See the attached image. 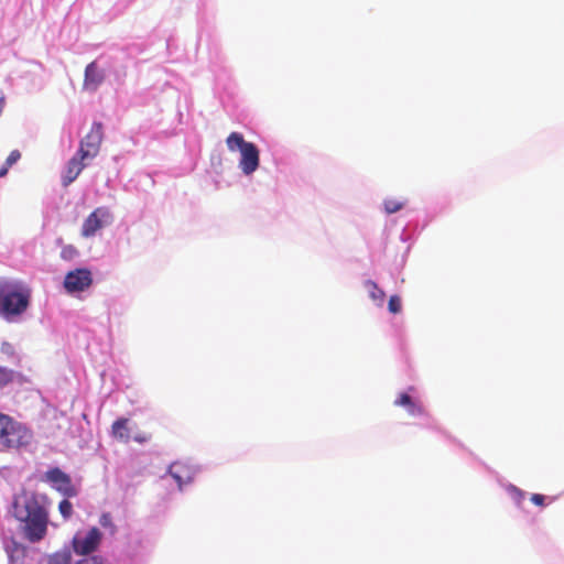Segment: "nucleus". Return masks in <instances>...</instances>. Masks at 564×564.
<instances>
[{
  "mask_svg": "<svg viewBox=\"0 0 564 564\" xmlns=\"http://www.w3.org/2000/svg\"><path fill=\"white\" fill-rule=\"evenodd\" d=\"M14 371L4 367H0V389L13 381Z\"/></svg>",
  "mask_w": 564,
  "mask_h": 564,
  "instance_id": "nucleus-19",
  "label": "nucleus"
},
{
  "mask_svg": "<svg viewBox=\"0 0 564 564\" xmlns=\"http://www.w3.org/2000/svg\"><path fill=\"white\" fill-rule=\"evenodd\" d=\"M21 159V153L19 150H13L8 155L4 164L9 167H11L13 164H15Z\"/></svg>",
  "mask_w": 564,
  "mask_h": 564,
  "instance_id": "nucleus-24",
  "label": "nucleus"
},
{
  "mask_svg": "<svg viewBox=\"0 0 564 564\" xmlns=\"http://www.w3.org/2000/svg\"><path fill=\"white\" fill-rule=\"evenodd\" d=\"M105 80V72L96 62L89 63L85 68L83 88L88 91H96Z\"/></svg>",
  "mask_w": 564,
  "mask_h": 564,
  "instance_id": "nucleus-10",
  "label": "nucleus"
},
{
  "mask_svg": "<svg viewBox=\"0 0 564 564\" xmlns=\"http://www.w3.org/2000/svg\"><path fill=\"white\" fill-rule=\"evenodd\" d=\"M170 474L176 480L181 488L184 484H187L193 478L192 470L182 463H174L170 466Z\"/></svg>",
  "mask_w": 564,
  "mask_h": 564,
  "instance_id": "nucleus-12",
  "label": "nucleus"
},
{
  "mask_svg": "<svg viewBox=\"0 0 564 564\" xmlns=\"http://www.w3.org/2000/svg\"><path fill=\"white\" fill-rule=\"evenodd\" d=\"M226 144L231 152L240 151L239 167L246 175L252 174L259 167L260 152L257 145L246 141L241 133L231 132L226 139Z\"/></svg>",
  "mask_w": 564,
  "mask_h": 564,
  "instance_id": "nucleus-4",
  "label": "nucleus"
},
{
  "mask_svg": "<svg viewBox=\"0 0 564 564\" xmlns=\"http://www.w3.org/2000/svg\"><path fill=\"white\" fill-rule=\"evenodd\" d=\"M93 283L91 272L88 269L69 271L64 279V288L67 292H83Z\"/></svg>",
  "mask_w": 564,
  "mask_h": 564,
  "instance_id": "nucleus-8",
  "label": "nucleus"
},
{
  "mask_svg": "<svg viewBox=\"0 0 564 564\" xmlns=\"http://www.w3.org/2000/svg\"><path fill=\"white\" fill-rule=\"evenodd\" d=\"M388 308L392 314L400 313L402 308L401 299L398 295L390 296L388 302Z\"/></svg>",
  "mask_w": 564,
  "mask_h": 564,
  "instance_id": "nucleus-23",
  "label": "nucleus"
},
{
  "mask_svg": "<svg viewBox=\"0 0 564 564\" xmlns=\"http://www.w3.org/2000/svg\"><path fill=\"white\" fill-rule=\"evenodd\" d=\"M104 139L101 122H94L90 131L80 140L77 154L80 159L93 160L99 153Z\"/></svg>",
  "mask_w": 564,
  "mask_h": 564,
  "instance_id": "nucleus-5",
  "label": "nucleus"
},
{
  "mask_svg": "<svg viewBox=\"0 0 564 564\" xmlns=\"http://www.w3.org/2000/svg\"><path fill=\"white\" fill-rule=\"evenodd\" d=\"M99 523L102 528L108 529L110 534H115L117 532V527L112 521V517L110 513H102L99 518Z\"/></svg>",
  "mask_w": 564,
  "mask_h": 564,
  "instance_id": "nucleus-17",
  "label": "nucleus"
},
{
  "mask_svg": "<svg viewBox=\"0 0 564 564\" xmlns=\"http://www.w3.org/2000/svg\"><path fill=\"white\" fill-rule=\"evenodd\" d=\"M45 480L53 484L56 490H58L59 492L67 497L76 495V490L72 485L70 477L58 467L48 469L45 473Z\"/></svg>",
  "mask_w": 564,
  "mask_h": 564,
  "instance_id": "nucleus-9",
  "label": "nucleus"
},
{
  "mask_svg": "<svg viewBox=\"0 0 564 564\" xmlns=\"http://www.w3.org/2000/svg\"><path fill=\"white\" fill-rule=\"evenodd\" d=\"M25 547L19 543H14L13 550L9 553L10 562H14L17 554L15 552H20L21 554H24Z\"/></svg>",
  "mask_w": 564,
  "mask_h": 564,
  "instance_id": "nucleus-26",
  "label": "nucleus"
},
{
  "mask_svg": "<svg viewBox=\"0 0 564 564\" xmlns=\"http://www.w3.org/2000/svg\"><path fill=\"white\" fill-rule=\"evenodd\" d=\"M398 406H405L411 415H421L424 409L421 404L415 403L408 393H401L394 401Z\"/></svg>",
  "mask_w": 564,
  "mask_h": 564,
  "instance_id": "nucleus-14",
  "label": "nucleus"
},
{
  "mask_svg": "<svg viewBox=\"0 0 564 564\" xmlns=\"http://www.w3.org/2000/svg\"><path fill=\"white\" fill-rule=\"evenodd\" d=\"M87 159H80L78 156V154L76 153L67 163V167H66V171L63 175V180H62V183L63 185L66 187L68 186L70 183H73L77 176L82 173V171L85 169L86 166V161Z\"/></svg>",
  "mask_w": 564,
  "mask_h": 564,
  "instance_id": "nucleus-11",
  "label": "nucleus"
},
{
  "mask_svg": "<svg viewBox=\"0 0 564 564\" xmlns=\"http://www.w3.org/2000/svg\"><path fill=\"white\" fill-rule=\"evenodd\" d=\"M383 206L387 214H393L402 209L403 203L393 198H388L384 200Z\"/></svg>",
  "mask_w": 564,
  "mask_h": 564,
  "instance_id": "nucleus-20",
  "label": "nucleus"
},
{
  "mask_svg": "<svg viewBox=\"0 0 564 564\" xmlns=\"http://www.w3.org/2000/svg\"><path fill=\"white\" fill-rule=\"evenodd\" d=\"M33 441L32 431L21 422L0 412V451L28 447Z\"/></svg>",
  "mask_w": 564,
  "mask_h": 564,
  "instance_id": "nucleus-3",
  "label": "nucleus"
},
{
  "mask_svg": "<svg viewBox=\"0 0 564 564\" xmlns=\"http://www.w3.org/2000/svg\"><path fill=\"white\" fill-rule=\"evenodd\" d=\"M31 290L21 281L0 280V316L12 321L26 312L30 306Z\"/></svg>",
  "mask_w": 564,
  "mask_h": 564,
  "instance_id": "nucleus-2",
  "label": "nucleus"
},
{
  "mask_svg": "<svg viewBox=\"0 0 564 564\" xmlns=\"http://www.w3.org/2000/svg\"><path fill=\"white\" fill-rule=\"evenodd\" d=\"M85 557L75 562V564H104V557L96 554L84 555Z\"/></svg>",
  "mask_w": 564,
  "mask_h": 564,
  "instance_id": "nucleus-22",
  "label": "nucleus"
},
{
  "mask_svg": "<svg viewBox=\"0 0 564 564\" xmlns=\"http://www.w3.org/2000/svg\"><path fill=\"white\" fill-rule=\"evenodd\" d=\"M102 534L96 527L91 528L84 538L76 534L72 540V547L76 555H89L98 550Z\"/></svg>",
  "mask_w": 564,
  "mask_h": 564,
  "instance_id": "nucleus-7",
  "label": "nucleus"
},
{
  "mask_svg": "<svg viewBox=\"0 0 564 564\" xmlns=\"http://www.w3.org/2000/svg\"><path fill=\"white\" fill-rule=\"evenodd\" d=\"M1 351H2L3 354H7V355H13L14 349H13V347H12V345H11V344H9V343H3V344H2V346H1Z\"/></svg>",
  "mask_w": 564,
  "mask_h": 564,
  "instance_id": "nucleus-28",
  "label": "nucleus"
},
{
  "mask_svg": "<svg viewBox=\"0 0 564 564\" xmlns=\"http://www.w3.org/2000/svg\"><path fill=\"white\" fill-rule=\"evenodd\" d=\"M78 256V250L73 245H65L61 250V258L66 261H72Z\"/></svg>",
  "mask_w": 564,
  "mask_h": 564,
  "instance_id": "nucleus-18",
  "label": "nucleus"
},
{
  "mask_svg": "<svg viewBox=\"0 0 564 564\" xmlns=\"http://www.w3.org/2000/svg\"><path fill=\"white\" fill-rule=\"evenodd\" d=\"M72 553L68 549L58 550L46 557V564H70Z\"/></svg>",
  "mask_w": 564,
  "mask_h": 564,
  "instance_id": "nucleus-16",
  "label": "nucleus"
},
{
  "mask_svg": "<svg viewBox=\"0 0 564 564\" xmlns=\"http://www.w3.org/2000/svg\"><path fill=\"white\" fill-rule=\"evenodd\" d=\"M47 497L34 491L23 490L12 502L13 517L22 522L23 536L31 543L42 541L47 534L50 522L46 509Z\"/></svg>",
  "mask_w": 564,
  "mask_h": 564,
  "instance_id": "nucleus-1",
  "label": "nucleus"
},
{
  "mask_svg": "<svg viewBox=\"0 0 564 564\" xmlns=\"http://www.w3.org/2000/svg\"><path fill=\"white\" fill-rule=\"evenodd\" d=\"M111 213L108 207H97L84 220L80 234L84 238L94 237L98 230L111 221Z\"/></svg>",
  "mask_w": 564,
  "mask_h": 564,
  "instance_id": "nucleus-6",
  "label": "nucleus"
},
{
  "mask_svg": "<svg viewBox=\"0 0 564 564\" xmlns=\"http://www.w3.org/2000/svg\"><path fill=\"white\" fill-rule=\"evenodd\" d=\"M25 547L19 543H14L13 550L9 553L10 562H14L17 554L15 552H20L21 554H24Z\"/></svg>",
  "mask_w": 564,
  "mask_h": 564,
  "instance_id": "nucleus-25",
  "label": "nucleus"
},
{
  "mask_svg": "<svg viewBox=\"0 0 564 564\" xmlns=\"http://www.w3.org/2000/svg\"><path fill=\"white\" fill-rule=\"evenodd\" d=\"M530 500L535 505V506H540V507H543L544 506V502H545V496L541 495V494H533L530 498Z\"/></svg>",
  "mask_w": 564,
  "mask_h": 564,
  "instance_id": "nucleus-27",
  "label": "nucleus"
},
{
  "mask_svg": "<svg viewBox=\"0 0 564 564\" xmlns=\"http://www.w3.org/2000/svg\"><path fill=\"white\" fill-rule=\"evenodd\" d=\"M134 440H135L138 443H144V442H147V441L149 440V437H148V436L137 435V436L134 437Z\"/></svg>",
  "mask_w": 564,
  "mask_h": 564,
  "instance_id": "nucleus-31",
  "label": "nucleus"
},
{
  "mask_svg": "<svg viewBox=\"0 0 564 564\" xmlns=\"http://www.w3.org/2000/svg\"><path fill=\"white\" fill-rule=\"evenodd\" d=\"M58 510L65 520L69 519L73 513V505L69 500L63 499L58 505Z\"/></svg>",
  "mask_w": 564,
  "mask_h": 564,
  "instance_id": "nucleus-21",
  "label": "nucleus"
},
{
  "mask_svg": "<svg viewBox=\"0 0 564 564\" xmlns=\"http://www.w3.org/2000/svg\"><path fill=\"white\" fill-rule=\"evenodd\" d=\"M111 434L116 440L128 443L131 438L129 420L126 417L116 420L111 425Z\"/></svg>",
  "mask_w": 564,
  "mask_h": 564,
  "instance_id": "nucleus-13",
  "label": "nucleus"
},
{
  "mask_svg": "<svg viewBox=\"0 0 564 564\" xmlns=\"http://www.w3.org/2000/svg\"><path fill=\"white\" fill-rule=\"evenodd\" d=\"M365 288L367 289L370 299L377 303V305L382 306L386 293L381 290L375 281L368 280L365 282Z\"/></svg>",
  "mask_w": 564,
  "mask_h": 564,
  "instance_id": "nucleus-15",
  "label": "nucleus"
},
{
  "mask_svg": "<svg viewBox=\"0 0 564 564\" xmlns=\"http://www.w3.org/2000/svg\"><path fill=\"white\" fill-rule=\"evenodd\" d=\"M517 501L520 502L524 498V492L514 487Z\"/></svg>",
  "mask_w": 564,
  "mask_h": 564,
  "instance_id": "nucleus-29",
  "label": "nucleus"
},
{
  "mask_svg": "<svg viewBox=\"0 0 564 564\" xmlns=\"http://www.w3.org/2000/svg\"><path fill=\"white\" fill-rule=\"evenodd\" d=\"M9 169H10L9 166L3 164V166L0 167V177H4L8 174Z\"/></svg>",
  "mask_w": 564,
  "mask_h": 564,
  "instance_id": "nucleus-30",
  "label": "nucleus"
}]
</instances>
